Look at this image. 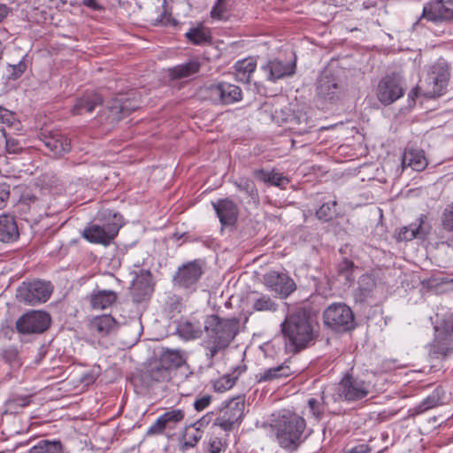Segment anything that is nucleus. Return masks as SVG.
Wrapping results in <instances>:
<instances>
[{
    "label": "nucleus",
    "instance_id": "nucleus-1",
    "mask_svg": "<svg viewBox=\"0 0 453 453\" xmlns=\"http://www.w3.org/2000/svg\"><path fill=\"white\" fill-rule=\"evenodd\" d=\"M280 331L286 344L295 352L306 348L314 338L310 314L303 308L288 313L280 324Z\"/></svg>",
    "mask_w": 453,
    "mask_h": 453
},
{
    "label": "nucleus",
    "instance_id": "nucleus-2",
    "mask_svg": "<svg viewBox=\"0 0 453 453\" xmlns=\"http://www.w3.org/2000/svg\"><path fill=\"white\" fill-rule=\"evenodd\" d=\"M305 420L297 414L284 415L275 425L276 439L283 449L294 450L301 441L304 431Z\"/></svg>",
    "mask_w": 453,
    "mask_h": 453
},
{
    "label": "nucleus",
    "instance_id": "nucleus-3",
    "mask_svg": "<svg viewBox=\"0 0 453 453\" xmlns=\"http://www.w3.org/2000/svg\"><path fill=\"white\" fill-rule=\"evenodd\" d=\"M239 322L236 319H222L210 315L204 321V330L210 342H217L227 347L238 333Z\"/></svg>",
    "mask_w": 453,
    "mask_h": 453
},
{
    "label": "nucleus",
    "instance_id": "nucleus-4",
    "mask_svg": "<svg viewBox=\"0 0 453 453\" xmlns=\"http://www.w3.org/2000/svg\"><path fill=\"white\" fill-rule=\"evenodd\" d=\"M324 324L335 332H347L355 327L352 310L342 303L329 305L323 313Z\"/></svg>",
    "mask_w": 453,
    "mask_h": 453
},
{
    "label": "nucleus",
    "instance_id": "nucleus-5",
    "mask_svg": "<svg viewBox=\"0 0 453 453\" xmlns=\"http://www.w3.org/2000/svg\"><path fill=\"white\" fill-rule=\"evenodd\" d=\"M202 94L205 99L218 105H228L242 99L241 88L228 82H219L206 86L202 89Z\"/></svg>",
    "mask_w": 453,
    "mask_h": 453
},
{
    "label": "nucleus",
    "instance_id": "nucleus-6",
    "mask_svg": "<svg viewBox=\"0 0 453 453\" xmlns=\"http://www.w3.org/2000/svg\"><path fill=\"white\" fill-rule=\"evenodd\" d=\"M449 78L448 66L444 64H434L421 82L423 95L430 98L441 96L446 91Z\"/></svg>",
    "mask_w": 453,
    "mask_h": 453
},
{
    "label": "nucleus",
    "instance_id": "nucleus-7",
    "mask_svg": "<svg viewBox=\"0 0 453 453\" xmlns=\"http://www.w3.org/2000/svg\"><path fill=\"white\" fill-rule=\"evenodd\" d=\"M370 382L347 374L336 386L337 399L356 402L367 397L372 393Z\"/></svg>",
    "mask_w": 453,
    "mask_h": 453
},
{
    "label": "nucleus",
    "instance_id": "nucleus-8",
    "mask_svg": "<svg viewBox=\"0 0 453 453\" xmlns=\"http://www.w3.org/2000/svg\"><path fill=\"white\" fill-rule=\"evenodd\" d=\"M244 408L245 401L243 396L239 395L230 399L220 410L214 424L225 431L233 430L236 424L241 423Z\"/></svg>",
    "mask_w": 453,
    "mask_h": 453
},
{
    "label": "nucleus",
    "instance_id": "nucleus-9",
    "mask_svg": "<svg viewBox=\"0 0 453 453\" xmlns=\"http://www.w3.org/2000/svg\"><path fill=\"white\" fill-rule=\"evenodd\" d=\"M53 287L50 282L35 280L23 283L18 289L17 297L30 305L46 302L51 296Z\"/></svg>",
    "mask_w": 453,
    "mask_h": 453
},
{
    "label": "nucleus",
    "instance_id": "nucleus-10",
    "mask_svg": "<svg viewBox=\"0 0 453 453\" xmlns=\"http://www.w3.org/2000/svg\"><path fill=\"white\" fill-rule=\"evenodd\" d=\"M50 325V315L39 311L27 312L16 321V328L22 334L43 333L49 328Z\"/></svg>",
    "mask_w": 453,
    "mask_h": 453
},
{
    "label": "nucleus",
    "instance_id": "nucleus-11",
    "mask_svg": "<svg viewBox=\"0 0 453 453\" xmlns=\"http://www.w3.org/2000/svg\"><path fill=\"white\" fill-rule=\"evenodd\" d=\"M121 225L107 223L103 226L92 225L83 230L82 236L92 243L108 245L118 234Z\"/></svg>",
    "mask_w": 453,
    "mask_h": 453
},
{
    "label": "nucleus",
    "instance_id": "nucleus-12",
    "mask_svg": "<svg viewBox=\"0 0 453 453\" xmlns=\"http://www.w3.org/2000/svg\"><path fill=\"white\" fill-rule=\"evenodd\" d=\"M403 95L401 81L395 75L382 78L378 84L377 97L385 105L391 104Z\"/></svg>",
    "mask_w": 453,
    "mask_h": 453
},
{
    "label": "nucleus",
    "instance_id": "nucleus-13",
    "mask_svg": "<svg viewBox=\"0 0 453 453\" xmlns=\"http://www.w3.org/2000/svg\"><path fill=\"white\" fill-rule=\"evenodd\" d=\"M263 283L280 297H287L296 289L294 280L285 273L271 271L263 276Z\"/></svg>",
    "mask_w": 453,
    "mask_h": 453
},
{
    "label": "nucleus",
    "instance_id": "nucleus-14",
    "mask_svg": "<svg viewBox=\"0 0 453 453\" xmlns=\"http://www.w3.org/2000/svg\"><path fill=\"white\" fill-rule=\"evenodd\" d=\"M41 141L56 157H61L71 150L70 139L58 130L42 133Z\"/></svg>",
    "mask_w": 453,
    "mask_h": 453
},
{
    "label": "nucleus",
    "instance_id": "nucleus-15",
    "mask_svg": "<svg viewBox=\"0 0 453 453\" xmlns=\"http://www.w3.org/2000/svg\"><path fill=\"white\" fill-rule=\"evenodd\" d=\"M203 274L201 265L197 261L183 265L173 276V283L180 288H189L196 284Z\"/></svg>",
    "mask_w": 453,
    "mask_h": 453
},
{
    "label": "nucleus",
    "instance_id": "nucleus-16",
    "mask_svg": "<svg viewBox=\"0 0 453 453\" xmlns=\"http://www.w3.org/2000/svg\"><path fill=\"white\" fill-rule=\"evenodd\" d=\"M261 71L264 73L267 81L275 82L278 80L293 75L296 72V62L284 63L274 58L262 65Z\"/></svg>",
    "mask_w": 453,
    "mask_h": 453
},
{
    "label": "nucleus",
    "instance_id": "nucleus-17",
    "mask_svg": "<svg viewBox=\"0 0 453 453\" xmlns=\"http://www.w3.org/2000/svg\"><path fill=\"white\" fill-rule=\"evenodd\" d=\"M185 418V411L182 409H171L157 418L150 426L147 434H160L165 429H173Z\"/></svg>",
    "mask_w": 453,
    "mask_h": 453
},
{
    "label": "nucleus",
    "instance_id": "nucleus-18",
    "mask_svg": "<svg viewBox=\"0 0 453 453\" xmlns=\"http://www.w3.org/2000/svg\"><path fill=\"white\" fill-rule=\"evenodd\" d=\"M422 18L433 22L453 19V10L445 5L444 0H434L423 9Z\"/></svg>",
    "mask_w": 453,
    "mask_h": 453
},
{
    "label": "nucleus",
    "instance_id": "nucleus-19",
    "mask_svg": "<svg viewBox=\"0 0 453 453\" xmlns=\"http://www.w3.org/2000/svg\"><path fill=\"white\" fill-rule=\"evenodd\" d=\"M212 206L222 225H233L236 221L238 208L232 200L227 198L219 199L213 202Z\"/></svg>",
    "mask_w": 453,
    "mask_h": 453
},
{
    "label": "nucleus",
    "instance_id": "nucleus-20",
    "mask_svg": "<svg viewBox=\"0 0 453 453\" xmlns=\"http://www.w3.org/2000/svg\"><path fill=\"white\" fill-rule=\"evenodd\" d=\"M102 104L103 97L101 95L96 92L86 93L76 100V103L72 108V112L74 115L90 113L96 106H100Z\"/></svg>",
    "mask_w": 453,
    "mask_h": 453
},
{
    "label": "nucleus",
    "instance_id": "nucleus-21",
    "mask_svg": "<svg viewBox=\"0 0 453 453\" xmlns=\"http://www.w3.org/2000/svg\"><path fill=\"white\" fill-rule=\"evenodd\" d=\"M435 342L439 351L446 353L453 350V319L444 320L440 327L436 328Z\"/></svg>",
    "mask_w": 453,
    "mask_h": 453
},
{
    "label": "nucleus",
    "instance_id": "nucleus-22",
    "mask_svg": "<svg viewBox=\"0 0 453 453\" xmlns=\"http://www.w3.org/2000/svg\"><path fill=\"white\" fill-rule=\"evenodd\" d=\"M19 236L15 217L11 214L0 215V241L12 242Z\"/></svg>",
    "mask_w": 453,
    "mask_h": 453
},
{
    "label": "nucleus",
    "instance_id": "nucleus-23",
    "mask_svg": "<svg viewBox=\"0 0 453 453\" xmlns=\"http://www.w3.org/2000/svg\"><path fill=\"white\" fill-rule=\"evenodd\" d=\"M339 92L338 83L333 75H322L318 80L317 95L325 100H334Z\"/></svg>",
    "mask_w": 453,
    "mask_h": 453
},
{
    "label": "nucleus",
    "instance_id": "nucleus-24",
    "mask_svg": "<svg viewBox=\"0 0 453 453\" xmlns=\"http://www.w3.org/2000/svg\"><path fill=\"white\" fill-rule=\"evenodd\" d=\"M118 326L117 321L111 315H101L93 318L89 323V329L101 336L114 331Z\"/></svg>",
    "mask_w": 453,
    "mask_h": 453
},
{
    "label": "nucleus",
    "instance_id": "nucleus-25",
    "mask_svg": "<svg viewBox=\"0 0 453 453\" xmlns=\"http://www.w3.org/2000/svg\"><path fill=\"white\" fill-rule=\"evenodd\" d=\"M159 363L169 371L173 368H179L186 363V353L180 349H166L161 353Z\"/></svg>",
    "mask_w": 453,
    "mask_h": 453
},
{
    "label": "nucleus",
    "instance_id": "nucleus-26",
    "mask_svg": "<svg viewBox=\"0 0 453 453\" xmlns=\"http://www.w3.org/2000/svg\"><path fill=\"white\" fill-rule=\"evenodd\" d=\"M257 67V62L252 58H244L235 63L234 76L237 81L250 83V78Z\"/></svg>",
    "mask_w": 453,
    "mask_h": 453
},
{
    "label": "nucleus",
    "instance_id": "nucleus-27",
    "mask_svg": "<svg viewBox=\"0 0 453 453\" xmlns=\"http://www.w3.org/2000/svg\"><path fill=\"white\" fill-rule=\"evenodd\" d=\"M402 165L403 167L410 166L415 171H422L427 165V161L422 150L409 149L403 155Z\"/></svg>",
    "mask_w": 453,
    "mask_h": 453
},
{
    "label": "nucleus",
    "instance_id": "nucleus-28",
    "mask_svg": "<svg viewBox=\"0 0 453 453\" xmlns=\"http://www.w3.org/2000/svg\"><path fill=\"white\" fill-rule=\"evenodd\" d=\"M151 291L148 275L137 276L132 284L131 293L134 302L140 303L144 300Z\"/></svg>",
    "mask_w": 453,
    "mask_h": 453
},
{
    "label": "nucleus",
    "instance_id": "nucleus-29",
    "mask_svg": "<svg viewBox=\"0 0 453 453\" xmlns=\"http://www.w3.org/2000/svg\"><path fill=\"white\" fill-rule=\"evenodd\" d=\"M117 295L111 290H99L91 295L90 303L93 309L104 310L115 303Z\"/></svg>",
    "mask_w": 453,
    "mask_h": 453
},
{
    "label": "nucleus",
    "instance_id": "nucleus-30",
    "mask_svg": "<svg viewBox=\"0 0 453 453\" xmlns=\"http://www.w3.org/2000/svg\"><path fill=\"white\" fill-rule=\"evenodd\" d=\"M292 372H293L288 365L282 364L258 373L257 375V379L259 383L268 382L283 377H288L292 374Z\"/></svg>",
    "mask_w": 453,
    "mask_h": 453
},
{
    "label": "nucleus",
    "instance_id": "nucleus-31",
    "mask_svg": "<svg viewBox=\"0 0 453 453\" xmlns=\"http://www.w3.org/2000/svg\"><path fill=\"white\" fill-rule=\"evenodd\" d=\"M253 175L257 180L276 187H283L285 184L288 183V178L274 171L267 172L264 169H258L253 172Z\"/></svg>",
    "mask_w": 453,
    "mask_h": 453
},
{
    "label": "nucleus",
    "instance_id": "nucleus-32",
    "mask_svg": "<svg viewBox=\"0 0 453 453\" xmlns=\"http://www.w3.org/2000/svg\"><path fill=\"white\" fill-rule=\"evenodd\" d=\"M252 308L257 311H272L274 312L278 309V303L269 296L253 293Z\"/></svg>",
    "mask_w": 453,
    "mask_h": 453
},
{
    "label": "nucleus",
    "instance_id": "nucleus-33",
    "mask_svg": "<svg viewBox=\"0 0 453 453\" xmlns=\"http://www.w3.org/2000/svg\"><path fill=\"white\" fill-rule=\"evenodd\" d=\"M200 64L196 61H190L186 64L179 65L170 69V77L172 79L187 78L199 71Z\"/></svg>",
    "mask_w": 453,
    "mask_h": 453
},
{
    "label": "nucleus",
    "instance_id": "nucleus-34",
    "mask_svg": "<svg viewBox=\"0 0 453 453\" xmlns=\"http://www.w3.org/2000/svg\"><path fill=\"white\" fill-rule=\"evenodd\" d=\"M442 403L441 390L435 389L430 395L424 399L414 409L415 414H421L430 409L437 407Z\"/></svg>",
    "mask_w": 453,
    "mask_h": 453
},
{
    "label": "nucleus",
    "instance_id": "nucleus-35",
    "mask_svg": "<svg viewBox=\"0 0 453 453\" xmlns=\"http://www.w3.org/2000/svg\"><path fill=\"white\" fill-rule=\"evenodd\" d=\"M27 453H63V449L58 441L42 440L32 447Z\"/></svg>",
    "mask_w": 453,
    "mask_h": 453
},
{
    "label": "nucleus",
    "instance_id": "nucleus-36",
    "mask_svg": "<svg viewBox=\"0 0 453 453\" xmlns=\"http://www.w3.org/2000/svg\"><path fill=\"white\" fill-rule=\"evenodd\" d=\"M337 202L335 200L332 202L324 203L319 209L316 211V216L319 220L327 222L336 217Z\"/></svg>",
    "mask_w": 453,
    "mask_h": 453
},
{
    "label": "nucleus",
    "instance_id": "nucleus-37",
    "mask_svg": "<svg viewBox=\"0 0 453 453\" xmlns=\"http://www.w3.org/2000/svg\"><path fill=\"white\" fill-rule=\"evenodd\" d=\"M375 288V281L369 274H363L358 280L357 291L361 300L367 298L373 288Z\"/></svg>",
    "mask_w": 453,
    "mask_h": 453
},
{
    "label": "nucleus",
    "instance_id": "nucleus-38",
    "mask_svg": "<svg viewBox=\"0 0 453 453\" xmlns=\"http://www.w3.org/2000/svg\"><path fill=\"white\" fill-rule=\"evenodd\" d=\"M137 107V105H131V102H129V100L123 102L121 99H116L110 106V111L113 115H116L118 118H121L122 115L129 114Z\"/></svg>",
    "mask_w": 453,
    "mask_h": 453
},
{
    "label": "nucleus",
    "instance_id": "nucleus-39",
    "mask_svg": "<svg viewBox=\"0 0 453 453\" xmlns=\"http://www.w3.org/2000/svg\"><path fill=\"white\" fill-rule=\"evenodd\" d=\"M178 331L181 337L188 340L200 336L201 329L195 323L185 321L179 325Z\"/></svg>",
    "mask_w": 453,
    "mask_h": 453
},
{
    "label": "nucleus",
    "instance_id": "nucleus-40",
    "mask_svg": "<svg viewBox=\"0 0 453 453\" xmlns=\"http://www.w3.org/2000/svg\"><path fill=\"white\" fill-rule=\"evenodd\" d=\"M197 423L191 424L187 427L185 437L187 438L184 442L185 448H192L201 440L203 436V431L196 427Z\"/></svg>",
    "mask_w": 453,
    "mask_h": 453
},
{
    "label": "nucleus",
    "instance_id": "nucleus-41",
    "mask_svg": "<svg viewBox=\"0 0 453 453\" xmlns=\"http://www.w3.org/2000/svg\"><path fill=\"white\" fill-rule=\"evenodd\" d=\"M423 224V219L420 217L418 223L411 224L408 226H404L399 232V240L411 241L417 237L418 231Z\"/></svg>",
    "mask_w": 453,
    "mask_h": 453
},
{
    "label": "nucleus",
    "instance_id": "nucleus-42",
    "mask_svg": "<svg viewBox=\"0 0 453 453\" xmlns=\"http://www.w3.org/2000/svg\"><path fill=\"white\" fill-rule=\"evenodd\" d=\"M308 406L310 408V411L317 420L322 418L325 411L324 396H321L320 400L316 398H310L308 400Z\"/></svg>",
    "mask_w": 453,
    "mask_h": 453
},
{
    "label": "nucleus",
    "instance_id": "nucleus-43",
    "mask_svg": "<svg viewBox=\"0 0 453 453\" xmlns=\"http://www.w3.org/2000/svg\"><path fill=\"white\" fill-rule=\"evenodd\" d=\"M354 267L353 261L344 258L338 264L337 272L340 275L344 276L346 280L351 281L353 280L352 273Z\"/></svg>",
    "mask_w": 453,
    "mask_h": 453
},
{
    "label": "nucleus",
    "instance_id": "nucleus-44",
    "mask_svg": "<svg viewBox=\"0 0 453 453\" xmlns=\"http://www.w3.org/2000/svg\"><path fill=\"white\" fill-rule=\"evenodd\" d=\"M186 36L195 44H202L209 39L207 33L203 28H192L186 33Z\"/></svg>",
    "mask_w": 453,
    "mask_h": 453
},
{
    "label": "nucleus",
    "instance_id": "nucleus-45",
    "mask_svg": "<svg viewBox=\"0 0 453 453\" xmlns=\"http://www.w3.org/2000/svg\"><path fill=\"white\" fill-rule=\"evenodd\" d=\"M234 185L241 191L245 192L250 196L254 197L257 195V188L255 187L254 182L247 178H241L239 180L234 182Z\"/></svg>",
    "mask_w": 453,
    "mask_h": 453
},
{
    "label": "nucleus",
    "instance_id": "nucleus-46",
    "mask_svg": "<svg viewBox=\"0 0 453 453\" xmlns=\"http://www.w3.org/2000/svg\"><path fill=\"white\" fill-rule=\"evenodd\" d=\"M441 225L444 230L453 232V203L448 204L443 210Z\"/></svg>",
    "mask_w": 453,
    "mask_h": 453
},
{
    "label": "nucleus",
    "instance_id": "nucleus-47",
    "mask_svg": "<svg viewBox=\"0 0 453 453\" xmlns=\"http://www.w3.org/2000/svg\"><path fill=\"white\" fill-rule=\"evenodd\" d=\"M227 447V443L222 438L218 436H211L208 441L209 453H220Z\"/></svg>",
    "mask_w": 453,
    "mask_h": 453
},
{
    "label": "nucleus",
    "instance_id": "nucleus-48",
    "mask_svg": "<svg viewBox=\"0 0 453 453\" xmlns=\"http://www.w3.org/2000/svg\"><path fill=\"white\" fill-rule=\"evenodd\" d=\"M226 347L222 344L217 342H210V339L207 338L205 342V349H207V358L211 361L213 357L218 354V352L221 349H224Z\"/></svg>",
    "mask_w": 453,
    "mask_h": 453
},
{
    "label": "nucleus",
    "instance_id": "nucleus-49",
    "mask_svg": "<svg viewBox=\"0 0 453 453\" xmlns=\"http://www.w3.org/2000/svg\"><path fill=\"white\" fill-rule=\"evenodd\" d=\"M150 377L152 380L157 381L165 380L170 377V371L165 366L160 365L159 367H156L150 371Z\"/></svg>",
    "mask_w": 453,
    "mask_h": 453
},
{
    "label": "nucleus",
    "instance_id": "nucleus-50",
    "mask_svg": "<svg viewBox=\"0 0 453 453\" xmlns=\"http://www.w3.org/2000/svg\"><path fill=\"white\" fill-rule=\"evenodd\" d=\"M10 78L16 80L20 77L27 69V65L20 60L18 64H10Z\"/></svg>",
    "mask_w": 453,
    "mask_h": 453
},
{
    "label": "nucleus",
    "instance_id": "nucleus-51",
    "mask_svg": "<svg viewBox=\"0 0 453 453\" xmlns=\"http://www.w3.org/2000/svg\"><path fill=\"white\" fill-rule=\"evenodd\" d=\"M3 358L11 365L19 366L18 351L13 348L4 349L3 352Z\"/></svg>",
    "mask_w": 453,
    "mask_h": 453
},
{
    "label": "nucleus",
    "instance_id": "nucleus-52",
    "mask_svg": "<svg viewBox=\"0 0 453 453\" xmlns=\"http://www.w3.org/2000/svg\"><path fill=\"white\" fill-rule=\"evenodd\" d=\"M211 13L213 18L224 19L226 15V0H218Z\"/></svg>",
    "mask_w": 453,
    "mask_h": 453
},
{
    "label": "nucleus",
    "instance_id": "nucleus-53",
    "mask_svg": "<svg viewBox=\"0 0 453 453\" xmlns=\"http://www.w3.org/2000/svg\"><path fill=\"white\" fill-rule=\"evenodd\" d=\"M211 402V396L209 395H203L201 397H198L195 403L194 407L197 411H203L206 407L209 406V404Z\"/></svg>",
    "mask_w": 453,
    "mask_h": 453
},
{
    "label": "nucleus",
    "instance_id": "nucleus-54",
    "mask_svg": "<svg viewBox=\"0 0 453 453\" xmlns=\"http://www.w3.org/2000/svg\"><path fill=\"white\" fill-rule=\"evenodd\" d=\"M10 196L9 186L5 183H0V210L4 208Z\"/></svg>",
    "mask_w": 453,
    "mask_h": 453
},
{
    "label": "nucleus",
    "instance_id": "nucleus-55",
    "mask_svg": "<svg viewBox=\"0 0 453 453\" xmlns=\"http://www.w3.org/2000/svg\"><path fill=\"white\" fill-rule=\"evenodd\" d=\"M14 117L12 113L5 108L0 106V123L11 125L12 124Z\"/></svg>",
    "mask_w": 453,
    "mask_h": 453
},
{
    "label": "nucleus",
    "instance_id": "nucleus-56",
    "mask_svg": "<svg viewBox=\"0 0 453 453\" xmlns=\"http://www.w3.org/2000/svg\"><path fill=\"white\" fill-rule=\"evenodd\" d=\"M371 448L368 444L362 443L354 446L350 449H345L343 453H370Z\"/></svg>",
    "mask_w": 453,
    "mask_h": 453
},
{
    "label": "nucleus",
    "instance_id": "nucleus-57",
    "mask_svg": "<svg viewBox=\"0 0 453 453\" xmlns=\"http://www.w3.org/2000/svg\"><path fill=\"white\" fill-rule=\"evenodd\" d=\"M171 21V15L167 13L166 10H163L160 16L155 19V25H167Z\"/></svg>",
    "mask_w": 453,
    "mask_h": 453
},
{
    "label": "nucleus",
    "instance_id": "nucleus-58",
    "mask_svg": "<svg viewBox=\"0 0 453 453\" xmlns=\"http://www.w3.org/2000/svg\"><path fill=\"white\" fill-rule=\"evenodd\" d=\"M6 149L9 153H18L19 150H21V147H19V144L13 140L6 141Z\"/></svg>",
    "mask_w": 453,
    "mask_h": 453
},
{
    "label": "nucleus",
    "instance_id": "nucleus-59",
    "mask_svg": "<svg viewBox=\"0 0 453 453\" xmlns=\"http://www.w3.org/2000/svg\"><path fill=\"white\" fill-rule=\"evenodd\" d=\"M13 402L18 406L26 407L30 403L31 399L30 396H17L13 399Z\"/></svg>",
    "mask_w": 453,
    "mask_h": 453
},
{
    "label": "nucleus",
    "instance_id": "nucleus-60",
    "mask_svg": "<svg viewBox=\"0 0 453 453\" xmlns=\"http://www.w3.org/2000/svg\"><path fill=\"white\" fill-rule=\"evenodd\" d=\"M25 201H27V204L34 211H36L40 207L39 200L35 196L27 197L25 198Z\"/></svg>",
    "mask_w": 453,
    "mask_h": 453
},
{
    "label": "nucleus",
    "instance_id": "nucleus-61",
    "mask_svg": "<svg viewBox=\"0 0 453 453\" xmlns=\"http://www.w3.org/2000/svg\"><path fill=\"white\" fill-rule=\"evenodd\" d=\"M84 4L93 10H99L100 5L97 4L96 0H84Z\"/></svg>",
    "mask_w": 453,
    "mask_h": 453
},
{
    "label": "nucleus",
    "instance_id": "nucleus-62",
    "mask_svg": "<svg viewBox=\"0 0 453 453\" xmlns=\"http://www.w3.org/2000/svg\"><path fill=\"white\" fill-rule=\"evenodd\" d=\"M222 380H225V378H223ZM220 383H221V380H219L216 383V387L219 390H220L221 388H224V389L230 388L233 386V382L229 379H226V386L220 385Z\"/></svg>",
    "mask_w": 453,
    "mask_h": 453
},
{
    "label": "nucleus",
    "instance_id": "nucleus-63",
    "mask_svg": "<svg viewBox=\"0 0 453 453\" xmlns=\"http://www.w3.org/2000/svg\"><path fill=\"white\" fill-rule=\"evenodd\" d=\"M421 90L422 91V88H421V85L420 86H417L415 88H413L411 89V91L409 93V97H411L413 101L415 100V98L418 96V91Z\"/></svg>",
    "mask_w": 453,
    "mask_h": 453
},
{
    "label": "nucleus",
    "instance_id": "nucleus-64",
    "mask_svg": "<svg viewBox=\"0 0 453 453\" xmlns=\"http://www.w3.org/2000/svg\"><path fill=\"white\" fill-rule=\"evenodd\" d=\"M8 9L5 5H0V22L7 15Z\"/></svg>",
    "mask_w": 453,
    "mask_h": 453
}]
</instances>
